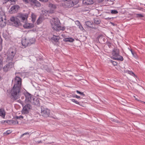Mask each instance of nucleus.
I'll return each mask as SVG.
<instances>
[{
	"instance_id": "33",
	"label": "nucleus",
	"mask_w": 145,
	"mask_h": 145,
	"mask_svg": "<svg viewBox=\"0 0 145 145\" xmlns=\"http://www.w3.org/2000/svg\"><path fill=\"white\" fill-rule=\"evenodd\" d=\"M24 118V117L23 116H16L15 117V118L16 119H23Z\"/></svg>"
},
{
	"instance_id": "24",
	"label": "nucleus",
	"mask_w": 145,
	"mask_h": 145,
	"mask_svg": "<svg viewBox=\"0 0 145 145\" xmlns=\"http://www.w3.org/2000/svg\"><path fill=\"white\" fill-rule=\"evenodd\" d=\"M93 22L90 21H87L86 22V24L88 27H92V25L93 24Z\"/></svg>"
},
{
	"instance_id": "47",
	"label": "nucleus",
	"mask_w": 145,
	"mask_h": 145,
	"mask_svg": "<svg viewBox=\"0 0 145 145\" xmlns=\"http://www.w3.org/2000/svg\"><path fill=\"white\" fill-rule=\"evenodd\" d=\"M3 3H6L9 0H3Z\"/></svg>"
},
{
	"instance_id": "25",
	"label": "nucleus",
	"mask_w": 145,
	"mask_h": 145,
	"mask_svg": "<svg viewBox=\"0 0 145 145\" xmlns=\"http://www.w3.org/2000/svg\"><path fill=\"white\" fill-rule=\"evenodd\" d=\"M42 20L43 18L42 17H39L37 21V24H40L42 21Z\"/></svg>"
},
{
	"instance_id": "18",
	"label": "nucleus",
	"mask_w": 145,
	"mask_h": 145,
	"mask_svg": "<svg viewBox=\"0 0 145 145\" xmlns=\"http://www.w3.org/2000/svg\"><path fill=\"white\" fill-rule=\"evenodd\" d=\"M83 4L85 5H91L93 3L92 0H83Z\"/></svg>"
},
{
	"instance_id": "53",
	"label": "nucleus",
	"mask_w": 145,
	"mask_h": 145,
	"mask_svg": "<svg viewBox=\"0 0 145 145\" xmlns=\"http://www.w3.org/2000/svg\"><path fill=\"white\" fill-rule=\"evenodd\" d=\"M10 0L12 2V1H14V2L15 1L14 0Z\"/></svg>"
},
{
	"instance_id": "6",
	"label": "nucleus",
	"mask_w": 145,
	"mask_h": 145,
	"mask_svg": "<svg viewBox=\"0 0 145 145\" xmlns=\"http://www.w3.org/2000/svg\"><path fill=\"white\" fill-rule=\"evenodd\" d=\"M59 2L60 1H68L67 3V6L68 7H71L77 4L78 2V0H57Z\"/></svg>"
},
{
	"instance_id": "7",
	"label": "nucleus",
	"mask_w": 145,
	"mask_h": 145,
	"mask_svg": "<svg viewBox=\"0 0 145 145\" xmlns=\"http://www.w3.org/2000/svg\"><path fill=\"white\" fill-rule=\"evenodd\" d=\"M41 114L45 118L48 117L50 115V110L47 108H44V107L41 106Z\"/></svg>"
},
{
	"instance_id": "4",
	"label": "nucleus",
	"mask_w": 145,
	"mask_h": 145,
	"mask_svg": "<svg viewBox=\"0 0 145 145\" xmlns=\"http://www.w3.org/2000/svg\"><path fill=\"white\" fill-rule=\"evenodd\" d=\"M16 53V49L15 48H10L7 52V62L12 61Z\"/></svg>"
},
{
	"instance_id": "35",
	"label": "nucleus",
	"mask_w": 145,
	"mask_h": 145,
	"mask_svg": "<svg viewBox=\"0 0 145 145\" xmlns=\"http://www.w3.org/2000/svg\"><path fill=\"white\" fill-rule=\"evenodd\" d=\"M76 91L77 93L80 94L82 96H84L85 95L83 92H81L78 90H77Z\"/></svg>"
},
{
	"instance_id": "30",
	"label": "nucleus",
	"mask_w": 145,
	"mask_h": 145,
	"mask_svg": "<svg viewBox=\"0 0 145 145\" xmlns=\"http://www.w3.org/2000/svg\"><path fill=\"white\" fill-rule=\"evenodd\" d=\"M12 132V131L10 130H7L5 133H4V134H6V135H8L10 133Z\"/></svg>"
},
{
	"instance_id": "12",
	"label": "nucleus",
	"mask_w": 145,
	"mask_h": 145,
	"mask_svg": "<svg viewBox=\"0 0 145 145\" xmlns=\"http://www.w3.org/2000/svg\"><path fill=\"white\" fill-rule=\"evenodd\" d=\"M31 104L38 106H40V99L35 97L34 99L32 101Z\"/></svg>"
},
{
	"instance_id": "32",
	"label": "nucleus",
	"mask_w": 145,
	"mask_h": 145,
	"mask_svg": "<svg viewBox=\"0 0 145 145\" xmlns=\"http://www.w3.org/2000/svg\"><path fill=\"white\" fill-rule=\"evenodd\" d=\"M127 73L132 76H135V74L132 71H128L127 72Z\"/></svg>"
},
{
	"instance_id": "39",
	"label": "nucleus",
	"mask_w": 145,
	"mask_h": 145,
	"mask_svg": "<svg viewBox=\"0 0 145 145\" xmlns=\"http://www.w3.org/2000/svg\"><path fill=\"white\" fill-rule=\"evenodd\" d=\"M78 26H79V28L81 30H83L84 29L83 27H82V25H81L80 24Z\"/></svg>"
},
{
	"instance_id": "43",
	"label": "nucleus",
	"mask_w": 145,
	"mask_h": 145,
	"mask_svg": "<svg viewBox=\"0 0 145 145\" xmlns=\"http://www.w3.org/2000/svg\"><path fill=\"white\" fill-rule=\"evenodd\" d=\"M3 63V59L1 58H0V65H2Z\"/></svg>"
},
{
	"instance_id": "23",
	"label": "nucleus",
	"mask_w": 145,
	"mask_h": 145,
	"mask_svg": "<svg viewBox=\"0 0 145 145\" xmlns=\"http://www.w3.org/2000/svg\"><path fill=\"white\" fill-rule=\"evenodd\" d=\"M35 40L34 38H32L29 39V45H30L34 43L35 42Z\"/></svg>"
},
{
	"instance_id": "52",
	"label": "nucleus",
	"mask_w": 145,
	"mask_h": 145,
	"mask_svg": "<svg viewBox=\"0 0 145 145\" xmlns=\"http://www.w3.org/2000/svg\"><path fill=\"white\" fill-rule=\"evenodd\" d=\"M111 23L113 25H114V24L112 22H111Z\"/></svg>"
},
{
	"instance_id": "15",
	"label": "nucleus",
	"mask_w": 145,
	"mask_h": 145,
	"mask_svg": "<svg viewBox=\"0 0 145 145\" xmlns=\"http://www.w3.org/2000/svg\"><path fill=\"white\" fill-rule=\"evenodd\" d=\"M19 8V6L18 5H14L12 6L9 10L11 13H15L17 10Z\"/></svg>"
},
{
	"instance_id": "31",
	"label": "nucleus",
	"mask_w": 145,
	"mask_h": 145,
	"mask_svg": "<svg viewBox=\"0 0 145 145\" xmlns=\"http://www.w3.org/2000/svg\"><path fill=\"white\" fill-rule=\"evenodd\" d=\"M103 37L101 35L97 37V39H98V41L99 43L100 42L101 39H102Z\"/></svg>"
},
{
	"instance_id": "11",
	"label": "nucleus",
	"mask_w": 145,
	"mask_h": 145,
	"mask_svg": "<svg viewBox=\"0 0 145 145\" xmlns=\"http://www.w3.org/2000/svg\"><path fill=\"white\" fill-rule=\"evenodd\" d=\"M31 106L29 104H27L25 105L23 108L22 110V113L24 114H27L29 113V110L31 109Z\"/></svg>"
},
{
	"instance_id": "37",
	"label": "nucleus",
	"mask_w": 145,
	"mask_h": 145,
	"mask_svg": "<svg viewBox=\"0 0 145 145\" xmlns=\"http://www.w3.org/2000/svg\"><path fill=\"white\" fill-rule=\"evenodd\" d=\"M12 121V120H7L6 121V122L8 124L11 125L12 124V121Z\"/></svg>"
},
{
	"instance_id": "34",
	"label": "nucleus",
	"mask_w": 145,
	"mask_h": 145,
	"mask_svg": "<svg viewBox=\"0 0 145 145\" xmlns=\"http://www.w3.org/2000/svg\"><path fill=\"white\" fill-rule=\"evenodd\" d=\"M12 121V124L16 125V124H18V121L17 120H16L15 121L12 120V121Z\"/></svg>"
},
{
	"instance_id": "27",
	"label": "nucleus",
	"mask_w": 145,
	"mask_h": 145,
	"mask_svg": "<svg viewBox=\"0 0 145 145\" xmlns=\"http://www.w3.org/2000/svg\"><path fill=\"white\" fill-rule=\"evenodd\" d=\"M130 51H131L132 54L133 56L135 57H137V55L136 53L133 51V50L131 49L130 50Z\"/></svg>"
},
{
	"instance_id": "5",
	"label": "nucleus",
	"mask_w": 145,
	"mask_h": 145,
	"mask_svg": "<svg viewBox=\"0 0 145 145\" xmlns=\"http://www.w3.org/2000/svg\"><path fill=\"white\" fill-rule=\"evenodd\" d=\"M119 50L118 49H114L112 52L111 58L114 60L123 61V57L119 55Z\"/></svg>"
},
{
	"instance_id": "3",
	"label": "nucleus",
	"mask_w": 145,
	"mask_h": 145,
	"mask_svg": "<svg viewBox=\"0 0 145 145\" xmlns=\"http://www.w3.org/2000/svg\"><path fill=\"white\" fill-rule=\"evenodd\" d=\"M51 25L53 29L57 31H63L65 29V27L61 26L60 20L57 18H52Z\"/></svg>"
},
{
	"instance_id": "46",
	"label": "nucleus",
	"mask_w": 145,
	"mask_h": 145,
	"mask_svg": "<svg viewBox=\"0 0 145 145\" xmlns=\"http://www.w3.org/2000/svg\"><path fill=\"white\" fill-rule=\"evenodd\" d=\"M2 49V44H0V51H1Z\"/></svg>"
},
{
	"instance_id": "29",
	"label": "nucleus",
	"mask_w": 145,
	"mask_h": 145,
	"mask_svg": "<svg viewBox=\"0 0 145 145\" xmlns=\"http://www.w3.org/2000/svg\"><path fill=\"white\" fill-rule=\"evenodd\" d=\"M71 101L75 103L76 104H78L79 105H80V103L79 102H78L77 101H76V100L75 99H71Z\"/></svg>"
},
{
	"instance_id": "8",
	"label": "nucleus",
	"mask_w": 145,
	"mask_h": 145,
	"mask_svg": "<svg viewBox=\"0 0 145 145\" xmlns=\"http://www.w3.org/2000/svg\"><path fill=\"white\" fill-rule=\"evenodd\" d=\"M25 101L28 103H31L32 101L34 99L35 97L28 92L26 93L25 94Z\"/></svg>"
},
{
	"instance_id": "9",
	"label": "nucleus",
	"mask_w": 145,
	"mask_h": 145,
	"mask_svg": "<svg viewBox=\"0 0 145 145\" xmlns=\"http://www.w3.org/2000/svg\"><path fill=\"white\" fill-rule=\"evenodd\" d=\"M8 63L3 68V70L5 72H7L9 71L14 66L13 62H7Z\"/></svg>"
},
{
	"instance_id": "21",
	"label": "nucleus",
	"mask_w": 145,
	"mask_h": 145,
	"mask_svg": "<svg viewBox=\"0 0 145 145\" xmlns=\"http://www.w3.org/2000/svg\"><path fill=\"white\" fill-rule=\"evenodd\" d=\"M94 22L95 24L97 25L100 24L101 22V20L97 18L94 19Z\"/></svg>"
},
{
	"instance_id": "19",
	"label": "nucleus",
	"mask_w": 145,
	"mask_h": 145,
	"mask_svg": "<svg viewBox=\"0 0 145 145\" xmlns=\"http://www.w3.org/2000/svg\"><path fill=\"white\" fill-rule=\"evenodd\" d=\"M5 115V112L4 109L3 108L0 109V116H1L3 118H4Z\"/></svg>"
},
{
	"instance_id": "48",
	"label": "nucleus",
	"mask_w": 145,
	"mask_h": 145,
	"mask_svg": "<svg viewBox=\"0 0 145 145\" xmlns=\"http://www.w3.org/2000/svg\"><path fill=\"white\" fill-rule=\"evenodd\" d=\"M3 40L1 38V36L0 35V44H2Z\"/></svg>"
},
{
	"instance_id": "41",
	"label": "nucleus",
	"mask_w": 145,
	"mask_h": 145,
	"mask_svg": "<svg viewBox=\"0 0 145 145\" xmlns=\"http://www.w3.org/2000/svg\"><path fill=\"white\" fill-rule=\"evenodd\" d=\"M51 7L52 8L55 9L56 8V7L55 5L53 4Z\"/></svg>"
},
{
	"instance_id": "10",
	"label": "nucleus",
	"mask_w": 145,
	"mask_h": 145,
	"mask_svg": "<svg viewBox=\"0 0 145 145\" xmlns=\"http://www.w3.org/2000/svg\"><path fill=\"white\" fill-rule=\"evenodd\" d=\"M24 2L26 3H29V1L31 2L33 5H34L37 7H40L41 5L40 3L36 0H22Z\"/></svg>"
},
{
	"instance_id": "17",
	"label": "nucleus",
	"mask_w": 145,
	"mask_h": 145,
	"mask_svg": "<svg viewBox=\"0 0 145 145\" xmlns=\"http://www.w3.org/2000/svg\"><path fill=\"white\" fill-rule=\"evenodd\" d=\"M60 39V37L59 36L53 35V37L51 38V40L52 42H57Z\"/></svg>"
},
{
	"instance_id": "49",
	"label": "nucleus",
	"mask_w": 145,
	"mask_h": 145,
	"mask_svg": "<svg viewBox=\"0 0 145 145\" xmlns=\"http://www.w3.org/2000/svg\"><path fill=\"white\" fill-rule=\"evenodd\" d=\"M74 97H75L78 99H79V98H80V96H78V95H75V96Z\"/></svg>"
},
{
	"instance_id": "16",
	"label": "nucleus",
	"mask_w": 145,
	"mask_h": 145,
	"mask_svg": "<svg viewBox=\"0 0 145 145\" xmlns=\"http://www.w3.org/2000/svg\"><path fill=\"white\" fill-rule=\"evenodd\" d=\"M6 18L5 19L3 17L0 18V26L1 27H4L6 24Z\"/></svg>"
},
{
	"instance_id": "22",
	"label": "nucleus",
	"mask_w": 145,
	"mask_h": 145,
	"mask_svg": "<svg viewBox=\"0 0 145 145\" xmlns=\"http://www.w3.org/2000/svg\"><path fill=\"white\" fill-rule=\"evenodd\" d=\"M63 40L65 42H73L74 40L71 38H67L64 39Z\"/></svg>"
},
{
	"instance_id": "26",
	"label": "nucleus",
	"mask_w": 145,
	"mask_h": 145,
	"mask_svg": "<svg viewBox=\"0 0 145 145\" xmlns=\"http://www.w3.org/2000/svg\"><path fill=\"white\" fill-rule=\"evenodd\" d=\"M31 18L32 19V21L33 22H34L35 21V20H36V16L34 14L32 13L31 14Z\"/></svg>"
},
{
	"instance_id": "14",
	"label": "nucleus",
	"mask_w": 145,
	"mask_h": 145,
	"mask_svg": "<svg viewBox=\"0 0 145 145\" xmlns=\"http://www.w3.org/2000/svg\"><path fill=\"white\" fill-rule=\"evenodd\" d=\"M25 24L23 25V27L26 29H30L33 27H34V25L33 24L30 23H24Z\"/></svg>"
},
{
	"instance_id": "50",
	"label": "nucleus",
	"mask_w": 145,
	"mask_h": 145,
	"mask_svg": "<svg viewBox=\"0 0 145 145\" xmlns=\"http://www.w3.org/2000/svg\"><path fill=\"white\" fill-rule=\"evenodd\" d=\"M36 143L37 144H39V143H42V142L41 140L39 141H37L36 142Z\"/></svg>"
},
{
	"instance_id": "36",
	"label": "nucleus",
	"mask_w": 145,
	"mask_h": 145,
	"mask_svg": "<svg viewBox=\"0 0 145 145\" xmlns=\"http://www.w3.org/2000/svg\"><path fill=\"white\" fill-rule=\"evenodd\" d=\"M111 12L112 14H116L118 13L117 11L115 10H112Z\"/></svg>"
},
{
	"instance_id": "51",
	"label": "nucleus",
	"mask_w": 145,
	"mask_h": 145,
	"mask_svg": "<svg viewBox=\"0 0 145 145\" xmlns=\"http://www.w3.org/2000/svg\"><path fill=\"white\" fill-rule=\"evenodd\" d=\"M53 5L52 4V3H50L49 4V7H51L52 5Z\"/></svg>"
},
{
	"instance_id": "13",
	"label": "nucleus",
	"mask_w": 145,
	"mask_h": 145,
	"mask_svg": "<svg viewBox=\"0 0 145 145\" xmlns=\"http://www.w3.org/2000/svg\"><path fill=\"white\" fill-rule=\"evenodd\" d=\"M22 44L23 46L22 48H25L27 46L29 45V39H23L22 41Z\"/></svg>"
},
{
	"instance_id": "28",
	"label": "nucleus",
	"mask_w": 145,
	"mask_h": 145,
	"mask_svg": "<svg viewBox=\"0 0 145 145\" xmlns=\"http://www.w3.org/2000/svg\"><path fill=\"white\" fill-rule=\"evenodd\" d=\"M109 61L114 66L117 65L118 63L116 61H113L112 60H110Z\"/></svg>"
},
{
	"instance_id": "2",
	"label": "nucleus",
	"mask_w": 145,
	"mask_h": 145,
	"mask_svg": "<svg viewBox=\"0 0 145 145\" xmlns=\"http://www.w3.org/2000/svg\"><path fill=\"white\" fill-rule=\"evenodd\" d=\"M28 17L27 14H20L18 15L17 17L12 16L10 18V20L13 23V24L14 26L18 27L22 25L20 20L23 22L26 23Z\"/></svg>"
},
{
	"instance_id": "42",
	"label": "nucleus",
	"mask_w": 145,
	"mask_h": 145,
	"mask_svg": "<svg viewBox=\"0 0 145 145\" xmlns=\"http://www.w3.org/2000/svg\"><path fill=\"white\" fill-rule=\"evenodd\" d=\"M137 15L138 17H143L144 16L142 14H137Z\"/></svg>"
},
{
	"instance_id": "38",
	"label": "nucleus",
	"mask_w": 145,
	"mask_h": 145,
	"mask_svg": "<svg viewBox=\"0 0 145 145\" xmlns=\"http://www.w3.org/2000/svg\"><path fill=\"white\" fill-rule=\"evenodd\" d=\"M75 24L78 26L80 24V22L78 21H76L75 22Z\"/></svg>"
},
{
	"instance_id": "40",
	"label": "nucleus",
	"mask_w": 145,
	"mask_h": 145,
	"mask_svg": "<svg viewBox=\"0 0 145 145\" xmlns=\"http://www.w3.org/2000/svg\"><path fill=\"white\" fill-rule=\"evenodd\" d=\"M106 46H108L109 48H110L111 46V45L110 43L108 42L106 44Z\"/></svg>"
},
{
	"instance_id": "44",
	"label": "nucleus",
	"mask_w": 145,
	"mask_h": 145,
	"mask_svg": "<svg viewBox=\"0 0 145 145\" xmlns=\"http://www.w3.org/2000/svg\"><path fill=\"white\" fill-rule=\"evenodd\" d=\"M29 133H28V132H26V133H25L24 134H22L21 136V137H22L23 136H24V135H27V134H29Z\"/></svg>"
},
{
	"instance_id": "20",
	"label": "nucleus",
	"mask_w": 145,
	"mask_h": 145,
	"mask_svg": "<svg viewBox=\"0 0 145 145\" xmlns=\"http://www.w3.org/2000/svg\"><path fill=\"white\" fill-rule=\"evenodd\" d=\"M3 17V18L5 19L6 16L5 15L4 12L3 11L1 8H0V18Z\"/></svg>"
},
{
	"instance_id": "45",
	"label": "nucleus",
	"mask_w": 145,
	"mask_h": 145,
	"mask_svg": "<svg viewBox=\"0 0 145 145\" xmlns=\"http://www.w3.org/2000/svg\"><path fill=\"white\" fill-rule=\"evenodd\" d=\"M40 1L42 2H46L48 1V0H39Z\"/></svg>"
},
{
	"instance_id": "54",
	"label": "nucleus",
	"mask_w": 145,
	"mask_h": 145,
	"mask_svg": "<svg viewBox=\"0 0 145 145\" xmlns=\"http://www.w3.org/2000/svg\"><path fill=\"white\" fill-rule=\"evenodd\" d=\"M110 19L111 18H106L105 19L107 20V19Z\"/></svg>"
},
{
	"instance_id": "1",
	"label": "nucleus",
	"mask_w": 145,
	"mask_h": 145,
	"mask_svg": "<svg viewBox=\"0 0 145 145\" xmlns=\"http://www.w3.org/2000/svg\"><path fill=\"white\" fill-rule=\"evenodd\" d=\"M13 82L14 85L11 90L10 97L12 100L15 101L19 99L20 97L22 79L16 76Z\"/></svg>"
}]
</instances>
